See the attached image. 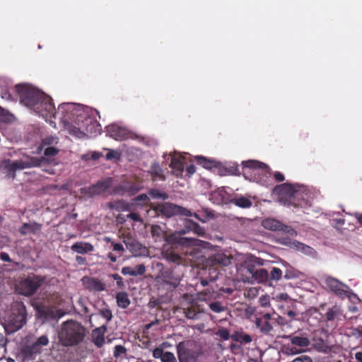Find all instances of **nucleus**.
Returning <instances> with one entry per match:
<instances>
[{
    "instance_id": "58",
    "label": "nucleus",
    "mask_w": 362,
    "mask_h": 362,
    "mask_svg": "<svg viewBox=\"0 0 362 362\" xmlns=\"http://www.w3.org/2000/svg\"><path fill=\"white\" fill-rule=\"evenodd\" d=\"M127 218L133 220L136 222H141L142 219L140 216V215L135 212H132L127 215Z\"/></svg>"
},
{
    "instance_id": "55",
    "label": "nucleus",
    "mask_w": 362,
    "mask_h": 362,
    "mask_svg": "<svg viewBox=\"0 0 362 362\" xmlns=\"http://www.w3.org/2000/svg\"><path fill=\"white\" fill-rule=\"evenodd\" d=\"M164 353L165 351L162 348H156L153 351V356L154 358H160L161 360Z\"/></svg>"
},
{
    "instance_id": "31",
    "label": "nucleus",
    "mask_w": 362,
    "mask_h": 362,
    "mask_svg": "<svg viewBox=\"0 0 362 362\" xmlns=\"http://www.w3.org/2000/svg\"><path fill=\"white\" fill-rule=\"evenodd\" d=\"M76 105L71 103H62L58 107V112H61L64 118L71 119V115H74L73 112L75 110Z\"/></svg>"
},
{
    "instance_id": "9",
    "label": "nucleus",
    "mask_w": 362,
    "mask_h": 362,
    "mask_svg": "<svg viewBox=\"0 0 362 362\" xmlns=\"http://www.w3.org/2000/svg\"><path fill=\"white\" fill-rule=\"evenodd\" d=\"M112 179L109 177L105 180H99L95 185L81 189V194L87 197L93 198L95 196L100 195L112 185Z\"/></svg>"
},
{
    "instance_id": "12",
    "label": "nucleus",
    "mask_w": 362,
    "mask_h": 362,
    "mask_svg": "<svg viewBox=\"0 0 362 362\" xmlns=\"http://www.w3.org/2000/svg\"><path fill=\"white\" fill-rule=\"evenodd\" d=\"M313 341L314 347L319 351L328 353L331 350L328 341V332L323 328L314 332Z\"/></svg>"
},
{
    "instance_id": "52",
    "label": "nucleus",
    "mask_w": 362,
    "mask_h": 362,
    "mask_svg": "<svg viewBox=\"0 0 362 362\" xmlns=\"http://www.w3.org/2000/svg\"><path fill=\"white\" fill-rule=\"evenodd\" d=\"M111 245L112 246V249L114 251L119 253V257H121L124 251V248L121 243H116L113 241L111 242Z\"/></svg>"
},
{
    "instance_id": "19",
    "label": "nucleus",
    "mask_w": 362,
    "mask_h": 362,
    "mask_svg": "<svg viewBox=\"0 0 362 362\" xmlns=\"http://www.w3.org/2000/svg\"><path fill=\"white\" fill-rule=\"evenodd\" d=\"M79 116L85 127L84 131H86V136L92 137L96 136L98 134H101V125L96 120L91 117H83L81 115Z\"/></svg>"
},
{
    "instance_id": "6",
    "label": "nucleus",
    "mask_w": 362,
    "mask_h": 362,
    "mask_svg": "<svg viewBox=\"0 0 362 362\" xmlns=\"http://www.w3.org/2000/svg\"><path fill=\"white\" fill-rule=\"evenodd\" d=\"M151 209L154 212L155 216L170 218L177 214L192 216V213L189 210L169 202L157 204L153 205Z\"/></svg>"
},
{
    "instance_id": "38",
    "label": "nucleus",
    "mask_w": 362,
    "mask_h": 362,
    "mask_svg": "<svg viewBox=\"0 0 362 362\" xmlns=\"http://www.w3.org/2000/svg\"><path fill=\"white\" fill-rule=\"evenodd\" d=\"M268 278L269 274L265 269H257L250 279L252 281H257L258 282H264L267 281Z\"/></svg>"
},
{
    "instance_id": "2",
    "label": "nucleus",
    "mask_w": 362,
    "mask_h": 362,
    "mask_svg": "<svg viewBox=\"0 0 362 362\" xmlns=\"http://www.w3.org/2000/svg\"><path fill=\"white\" fill-rule=\"evenodd\" d=\"M86 335V329L81 323L70 320L62 324L59 338L63 346H74L82 342Z\"/></svg>"
},
{
    "instance_id": "30",
    "label": "nucleus",
    "mask_w": 362,
    "mask_h": 362,
    "mask_svg": "<svg viewBox=\"0 0 362 362\" xmlns=\"http://www.w3.org/2000/svg\"><path fill=\"white\" fill-rule=\"evenodd\" d=\"M107 328L105 325L95 329L93 331V342L98 347H101L105 343L104 332L106 331Z\"/></svg>"
},
{
    "instance_id": "39",
    "label": "nucleus",
    "mask_w": 362,
    "mask_h": 362,
    "mask_svg": "<svg viewBox=\"0 0 362 362\" xmlns=\"http://www.w3.org/2000/svg\"><path fill=\"white\" fill-rule=\"evenodd\" d=\"M231 202L240 208H250L252 204L251 200L245 197H235Z\"/></svg>"
},
{
    "instance_id": "17",
    "label": "nucleus",
    "mask_w": 362,
    "mask_h": 362,
    "mask_svg": "<svg viewBox=\"0 0 362 362\" xmlns=\"http://www.w3.org/2000/svg\"><path fill=\"white\" fill-rule=\"evenodd\" d=\"M304 187L296 185L295 192L291 202V206L294 207L305 208L310 206L308 194Z\"/></svg>"
},
{
    "instance_id": "64",
    "label": "nucleus",
    "mask_w": 362,
    "mask_h": 362,
    "mask_svg": "<svg viewBox=\"0 0 362 362\" xmlns=\"http://www.w3.org/2000/svg\"><path fill=\"white\" fill-rule=\"evenodd\" d=\"M355 358L357 362H362V351H358L355 354Z\"/></svg>"
},
{
    "instance_id": "5",
    "label": "nucleus",
    "mask_w": 362,
    "mask_h": 362,
    "mask_svg": "<svg viewBox=\"0 0 362 362\" xmlns=\"http://www.w3.org/2000/svg\"><path fill=\"white\" fill-rule=\"evenodd\" d=\"M232 257L224 253H216L210 255L206 260V270L211 281H215L219 274V269L231 263Z\"/></svg>"
},
{
    "instance_id": "26",
    "label": "nucleus",
    "mask_w": 362,
    "mask_h": 362,
    "mask_svg": "<svg viewBox=\"0 0 362 362\" xmlns=\"http://www.w3.org/2000/svg\"><path fill=\"white\" fill-rule=\"evenodd\" d=\"M189 231H193L199 236H204L205 234V230L204 228L201 227L197 223L190 219H186L185 221V229L180 230L178 234L183 235Z\"/></svg>"
},
{
    "instance_id": "23",
    "label": "nucleus",
    "mask_w": 362,
    "mask_h": 362,
    "mask_svg": "<svg viewBox=\"0 0 362 362\" xmlns=\"http://www.w3.org/2000/svg\"><path fill=\"white\" fill-rule=\"evenodd\" d=\"M325 284L329 289L337 296H343L346 293L347 286L334 277H326Z\"/></svg>"
},
{
    "instance_id": "10",
    "label": "nucleus",
    "mask_w": 362,
    "mask_h": 362,
    "mask_svg": "<svg viewBox=\"0 0 362 362\" xmlns=\"http://www.w3.org/2000/svg\"><path fill=\"white\" fill-rule=\"evenodd\" d=\"M243 172L244 174L253 175V179L256 180H261V175L267 176L269 173L267 165L255 160H248L244 163Z\"/></svg>"
},
{
    "instance_id": "4",
    "label": "nucleus",
    "mask_w": 362,
    "mask_h": 362,
    "mask_svg": "<svg viewBox=\"0 0 362 362\" xmlns=\"http://www.w3.org/2000/svg\"><path fill=\"white\" fill-rule=\"evenodd\" d=\"M45 278L35 274L22 277L16 285L17 292L23 296L30 297L34 295L45 282Z\"/></svg>"
},
{
    "instance_id": "11",
    "label": "nucleus",
    "mask_w": 362,
    "mask_h": 362,
    "mask_svg": "<svg viewBox=\"0 0 362 362\" xmlns=\"http://www.w3.org/2000/svg\"><path fill=\"white\" fill-rule=\"evenodd\" d=\"M49 341V338L47 335H42L33 344L23 346L21 352L25 357L31 358L34 355L40 354L42 347L48 345Z\"/></svg>"
},
{
    "instance_id": "16",
    "label": "nucleus",
    "mask_w": 362,
    "mask_h": 362,
    "mask_svg": "<svg viewBox=\"0 0 362 362\" xmlns=\"http://www.w3.org/2000/svg\"><path fill=\"white\" fill-rule=\"evenodd\" d=\"M26 323V314L24 310H18L17 313H13L8 320V325L11 332H16L21 329Z\"/></svg>"
},
{
    "instance_id": "53",
    "label": "nucleus",
    "mask_w": 362,
    "mask_h": 362,
    "mask_svg": "<svg viewBox=\"0 0 362 362\" xmlns=\"http://www.w3.org/2000/svg\"><path fill=\"white\" fill-rule=\"evenodd\" d=\"M134 272L136 276H141L146 272V267L144 264H139L134 268Z\"/></svg>"
},
{
    "instance_id": "47",
    "label": "nucleus",
    "mask_w": 362,
    "mask_h": 362,
    "mask_svg": "<svg viewBox=\"0 0 362 362\" xmlns=\"http://www.w3.org/2000/svg\"><path fill=\"white\" fill-rule=\"evenodd\" d=\"M127 349L122 345H117L114 349V356L115 358L119 357L121 355L126 354Z\"/></svg>"
},
{
    "instance_id": "24",
    "label": "nucleus",
    "mask_w": 362,
    "mask_h": 362,
    "mask_svg": "<svg viewBox=\"0 0 362 362\" xmlns=\"http://www.w3.org/2000/svg\"><path fill=\"white\" fill-rule=\"evenodd\" d=\"M83 284L86 289L90 291H103L105 289V285L100 280L92 277H83Z\"/></svg>"
},
{
    "instance_id": "35",
    "label": "nucleus",
    "mask_w": 362,
    "mask_h": 362,
    "mask_svg": "<svg viewBox=\"0 0 362 362\" xmlns=\"http://www.w3.org/2000/svg\"><path fill=\"white\" fill-rule=\"evenodd\" d=\"M262 226L271 230H283V224L273 218H267L262 221Z\"/></svg>"
},
{
    "instance_id": "46",
    "label": "nucleus",
    "mask_w": 362,
    "mask_h": 362,
    "mask_svg": "<svg viewBox=\"0 0 362 362\" xmlns=\"http://www.w3.org/2000/svg\"><path fill=\"white\" fill-rule=\"evenodd\" d=\"M216 335L223 340H228L230 338L231 339V335L230 334L228 329L226 328L219 329L216 332Z\"/></svg>"
},
{
    "instance_id": "18",
    "label": "nucleus",
    "mask_w": 362,
    "mask_h": 362,
    "mask_svg": "<svg viewBox=\"0 0 362 362\" xmlns=\"http://www.w3.org/2000/svg\"><path fill=\"white\" fill-rule=\"evenodd\" d=\"M176 348L179 362H197L196 351L186 348L184 342H180Z\"/></svg>"
},
{
    "instance_id": "27",
    "label": "nucleus",
    "mask_w": 362,
    "mask_h": 362,
    "mask_svg": "<svg viewBox=\"0 0 362 362\" xmlns=\"http://www.w3.org/2000/svg\"><path fill=\"white\" fill-rule=\"evenodd\" d=\"M170 167L173 169V174L176 177H181L185 168L184 158L181 156H173Z\"/></svg>"
},
{
    "instance_id": "8",
    "label": "nucleus",
    "mask_w": 362,
    "mask_h": 362,
    "mask_svg": "<svg viewBox=\"0 0 362 362\" xmlns=\"http://www.w3.org/2000/svg\"><path fill=\"white\" fill-rule=\"evenodd\" d=\"M256 327L264 335L274 336L276 334V325L274 320L269 313L259 312L253 320Z\"/></svg>"
},
{
    "instance_id": "48",
    "label": "nucleus",
    "mask_w": 362,
    "mask_h": 362,
    "mask_svg": "<svg viewBox=\"0 0 362 362\" xmlns=\"http://www.w3.org/2000/svg\"><path fill=\"white\" fill-rule=\"evenodd\" d=\"M272 318L274 321V325H276V328L279 326L284 327L287 324L286 320L280 315H277L276 317H272Z\"/></svg>"
},
{
    "instance_id": "22",
    "label": "nucleus",
    "mask_w": 362,
    "mask_h": 362,
    "mask_svg": "<svg viewBox=\"0 0 362 362\" xmlns=\"http://www.w3.org/2000/svg\"><path fill=\"white\" fill-rule=\"evenodd\" d=\"M162 256L168 262L175 263L177 265L182 264L185 262V258L172 247H165L162 251Z\"/></svg>"
},
{
    "instance_id": "62",
    "label": "nucleus",
    "mask_w": 362,
    "mask_h": 362,
    "mask_svg": "<svg viewBox=\"0 0 362 362\" xmlns=\"http://www.w3.org/2000/svg\"><path fill=\"white\" fill-rule=\"evenodd\" d=\"M195 171L196 168L193 164L188 165L186 168V172L187 173L188 176H191L192 175H193L195 173Z\"/></svg>"
},
{
    "instance_id": "45",
    "label": "nucleus",
    "mask_w": 362,
    "mask_h": 362,
    "mask_svg": "<svg viewBox=\"0 0 362 362\" xmlns=\"http://www.w3.org/2000/svg\"><path fill=\"white\" fill-rule=\"evenodd\" d=\"M282 276V271L277 267H273L270 272V279L272 280L278 281Z\"/></svg>"
},
{
    "instance_id": "37",
    "label": "nucleus",
    "mask_w": 362,
    "mask_h": 362,
    "mask_svg": "<svg viewBox=\"0 0 362 362\" xmlns=\"http://www.w3.org/2000/svg\"><path fill=\"white\" fill-rule=\"evenodd\" d=\"M341 315V310L340 307L335 305L327 310L325 314V318L327 321H332Z\"/></svg>"
},
{
    "instance_id": "44",
    "label": "nucleus",
    "mask_w": 362,
    "mask_h": 362,
    "mask_svg": "<svg viewBox=\"0 0 362 362\" xmlns=\"http://www.w3.org/2000/svg\"><path fill=\"white\" fill-rule=\"evenodd\" d=\"M99 315L103 318L106 319L107 322H109L112 318V313L109 308H103L99 310Z\"/></svg>"
},
{
    "instance_id": "1",
    "label": "nucleus",
    "mask_w": 362,
    "mask_h": 362,
    "mask_svg": "<svg viewBox=\"0 0 362 362\" xmlns=\"http://www.w3.org/2000/svg\"><path fill=\"white\" fill-rule=\"evenodd\" d=\"M20 102L43 117H55L57 110L51 97L28 84L16 86Z\"/></svg>"
},
{
    "instance_id": "59",
    "label": "nucleus",
    "mask_w": 362,
    "mask_h": 362,
    "mask_svg": "<svg viewBox=\"0 0 362 362\" xmlns=\"http://www.w3.org/2000/svg\"><path fill=\"white\" fill-rule=\"evenodd\" d=\"M119 156V154L117 151L114 150H110L109 152L106 154V159L107 160H111L113 158H118Z\"/></svg>"
},
{
    "instance_id": "40",
    "label": "nucleus",
    "mask_w": 362,
    "mask_h": 362,
    "mask_svg": "<svg viewBox=\"0 0 362 362\" xmlns=\"http://www.w3.org/2000/svg\"><path fill=\"white\" fill-rule=\"evenodd\" d=\"M208 305L210 310L215 313H220L226 310V306L220 301H211Z\"/></svg>"
},
{
    "instance_id": "61",
    "label": "nucleus",
    "mask_w": 362,
    "mask_h": 362,
    "mask_svg": "<svg viewBox=\"0 0 362 362\" xmlns=\"http://www.w3.org/2000/svg\"><path fill=\"white\" fill-rule=\"evenodd\" d=\"M0 259L4 261V262H12V259L10 258L9 255L8 253L6 252H0Z\"/></svg>"
},
{
    "instance_id": "43",
    "label": "nucleus",
    "mask_w": 362,
    "mask_h": 362,
    "mask_svg": "<svg viewBox=\"0 0 362 362\" xmlns=\"http://www.w3.org/2000/svg\"><path fill=\"white\" fill-rule=\"evenodd\" d=\"M69 134L78 139H83L86 136V134L84 130H81V128L74 126L70 127Z\"/></svg>"
},
{
    "instance_id": "63",
    "label": "nucleus",
    "mask_w": 362,
    "mask_h": 362,
    "mask_svg": "<svg viewBox=\"0 0 362 362\" xmlns=\"http://www.w3.org/2000/svg\"><path fill=\"white\" fill-rule=\"evenodd\" d=\"M274 177L277 182H283L284 180V175L280 172H276Z\"/></svg>"
},
{
    "instance_id": "25",
    "label": "nucleus",
    "mask_w": 362,
    "mask_h": 362,
    "mask_svg": "<svg viewBox=\"0 0 362 362\" xmlns=\"http://www.w3.org/2000/svg\"><path fill=\"white\" fill-rule=\"evenodd\" d=\"M256 263H259L257 258L252 256L247 258L241 264L240 271L245 272L247 274H248V276H246V279L247 280H250L257 271V269L255 267Z\"/></svg>"
},
{
    "instance_id": "14",
    "label": "nucleus",
    "mask_w": 362,
    "mask_h": 362,
    "mask_svg": "<svg viewBox=\"0 0 362 362\" xmlns=\"http://www.w3.org/2000/svg\"><path fill=\"white\" fill-rule=\"evenodd\" d=\"M151 234L155 242L165 241L168 243L179 242L177 233L169 234L158 225L151 226Z\"/></svg>"
},
{
    "instance_id": "34",
    "label": "nucleus",
    "mask_w": 362,
    "mask_h": 362,
    "mask_svg": "<svg viewBox=\"0 0 362 362\" xmlns=\"http://www.w3.org/2000/svg\"><path fill=\"white\" fill-rule=\"evenodd\" d=\"M40 229V226L37 223H24L19 228V232L21 235H27L28 233H35Z\"/></svg>"
},
{
    "instance_id": "36",
    "label": "nucleus",
    "mask_w": 362,
    "mask_h": 362,
    "mask_svg": "<svg viewBox=\"0 0 362 362\" xmlns=\"http://www.w3.org/2000/svg\"><path fill=\"white\" fill-rule=\"evenodd\" d=\"M117 304L119 308H127L130 305V300L126 292H119L116 294Z\"/></svg>"
},
{
    "instance_id": "57",
    "label": "nucleus",
    "mask_w": 362,
    "mask_h": 362,
    "mask_svg": "<svg viewBox=\"0 0 362 362\" xmlns=\"http://www.w3.org/2000/svg\"><path fill=\"white\" fill-rule=\"evenodd\" d=\"M134 200L142 204H146L149 201V198L146 194H141L138 195Z\"/></svg>"
},
{
    "instance_id": "20",
    "label": "nucleus",
    "mask_w": 362,
    "mask_h": 362,
    "mask_svg": "<svg viewBox=\"0 0 362 362\" xmlns=\"http://www.w3.org/2000/svg\"><path fill=\"white\" fill-rule=\"evenodd\" d=\"M139 189L140 187L136 182L131 180H124L114 188V192L118 194L134 195Z\"/></svg>"
},
{
    "instance_id": "54",
    "label": "nucleus",
    "mask_w": 362,
    "mask_h": 362,
    "mask_svg": "<svg viewBox=\"0 0 362 362\" xmlns=\"http://www.w3.org/2000/svg\"><path fill=\"white\" fill-rule=\"evenodd\" d=\"M121 273L123 275H130L132 276H136V274L134 272V268L131 267H124L122 268Z\"/></svg>"
},
{
    "instance_id": "15",
    "label": "nucleus",
    "mask_w": 362,
    "mask_h": 362,
    "mask_svg": "<svg viewBox=\"0 0 362 362\" xmlns=\"http://www.w3.org/2000/svg\"><path fill=\"white\" fill-rule=\"evenodd\" d=\"M284 338L288 339L292 345L298 346L303 351L310 344L308 334L302 330L295 332L292 334L284 337Z\"/></svg>"
},
{
    "instance_id": "28",
    "label": "nucleus",
    "mask_w": 362,
    "mask_h": 362,
    "mask_svg": "<svg viewBox=\"0 0 362 362\" xmlns=\"http://www.w3.org/2000/svg\"><path fill=\"white\" fill-rule=\"evenodd\" d=\"M71 250L78 254H87L92 252L94 247L90 243L78 241L71 245Z\"/></svg>"
},
{
    "instance_id": "32",
    "label": "nucleus",
    "mask_w": 362,
    "mask_h": 362,
    "mask_svg": "<svg viewBox=\"0 0 362 362\" xmlns=\"http://www.w3.org/2000/svg\"><path fill=\"white\" fill-rule=\"evenodd\" d=\"M197 163L202 165L206 169H212L216 168L218 165V162L213 159H209L202 156H197L195 157Z\"/></svg>"
},
{
    "instance_id": "13",
    "label": "nucleus",
    "mask_w": 362,
    "mask_h": 362,
    "mask_svg": "<svg viewBox=\"0 0 362 362\" xmlns=\"http://www.w3.org/2000/svg\"><path fill=\"white\" fill-rule=\"evenodd\" d=\"M296 187V185L284 183L276 186L274 189V192L278 196L281 202L285 205L291 206Z\"/></svg>"
},
{
    "instance_id": "41",
    "label": "nucleus",
    "mask_w": 362,
    "mask_h": 362,
    "mask_svg": "<svg viewBox=\"0 0 362 362\" xmlns=\"http://www.w3.org/2000/svg\"><path fill=\"white\" fill-rule=\"evenodd\" d=\"M148 194L153 199H160L165 200L168 199V194L158 189H151L148 192Z\"/></svg>"
},
{
    "instance_id": "60",
    "label": "nucleus",
    "mask_w": 362,
    "mask_h": 362,
    "mask_svg": "<svg viewBox=\"0 0 362 362\" xmlns=\"http://www.w3.org/2000/svg\"><path fill=\"white\" fill-rule=\"evenodd\" d=\"M259 303L262 307L266 308L269 305V299L267 296H262L259 298Z\"/></svg>"
},
{
    "instance_id": "33",
    "label": "nucleus",
    "mask_w": 362,
    "mask_h": 362,
    "mask_svg": "<svg viewBox=\"0 0 362 362\" xmlns=\"http://www.w3.org/2000/svg\"><path fill=\"white\" fill-rule=\"evenodd\" d=\"M231 339L233 341L240 344H248L252 340V337L244 332H235L231 334Z\"/></svg>"
},
{
    "instance_id": "50",
    "label": "nucleus",
    "mask_w": 362,
    "mask_h": 362,
    "mask_svg": "<svg viewBox=\"0 0 362 362\" xmlns=\"http://www.w3.org/2000/svg\"><path fill=\"white\" fill-rule=\"evenodd\" d=\"M59 153V149L55 147L50 146L47 147L44 151V155L47 157H52L56 156Z\"/></svg>"
},
{
    "instance_id": "3",
    "label": "nucleus",
    "mask_w": 362,
    "mask_h": 362,
    "mask_svg": "<svg viewBox=\"0 0 362 362\" xmlns=\"http://www.w3.org/2000/svg\"><path fill=\"white\" fill-rule=\"evenodd\" d=\"M42 162V158L27 156L23 160H11L6 159L1 162L0 168L6 174V177L15 179L16 172L18 170H23L34 167H39Z\"/></svg>"
},
{
    "instance_id": "51",
    "label": "nucleus",
    "mask_w": 362,
    "mask_h": 362,
    "mask_svg": "<svg viewBox=\"0 0 362 362\" xmlns=\"http://www.w3.org/2000/svg\"><path fill=\"white\" fill-rule=\"evenodd\" d=\"M77 304L80 307V310L81 313H83V314H88L89 313V310L86 305L84 299L80 298L77 301Z\"/></svg>"
},
{
    "instance_id": "56",
    "label": "nucleus",
    "mask_w": 362,
    "mask_h": 362,
    "mask_svg": "<svg viewBox=\"0 0 362 362\" xmlns=\"http://www.w3.org/2000/svg\"><path fill=\"white\" fill-rule=\"evenodd\" d=\"M175 356L173 353L170 351H165L163 356L161 359L162 362H170L173 359H174Z\"/></svg>"
},
{
    "instance_id": "21",
    "label": "nucleus",
    "mask_w": 362,
    "mask_h": 362,
    "mask_svg": "<svg viewBox=\"0 0 362 362\" xmlns=\"http://www.w3.org/2000/svg\"><path fill=\"white\" fill-rule=\"evenodd\" d=\"M106 133L115 140H124L129 137L128 130L117 124H112L106 127Z\"/></svg>"
},
{
    "instance_id": "29",
    "label": "nucleus",
    "mask_w": 362,
    "mask_h": 362,
    "mask_svg": "<svg viewBox=\"0 0 362 362\" xmlns=\"http://www.w3.org/2000/svg\"><path fill=\"white\" fill-rule=\"evenodd\" d=\"M123 242L125 244L127 250H129L134 255H139L141 254V250H142V246L135 239L127 237L124 238Z\"/></svg>"
},
{
    "instance_id": "42",
    "label": "nucleus",
    "mask_w": 362,
    "mask_h": 362,
    "mask_svg": "<svg viewBox=\"0 0 362 362\" xmlns=\"http://www.w3.org/2000/svg\"><path fill=\"white\" fill-rule=\"evenodd\" d=\"M283 351L286 355H296L303 352L298 346L293 345L292 346L289 345H285L284 346Z\"/></svg>"
},
{
    "instance_id": "7",
    "label": "nucleus",
    "mask_w": 362,
    "mask_h": 362,
    "mask_svg": "<svg viewBox=\"0 0 362 362\" xmlns=\"http://www.w3.org/2000/svg\"><path fill=\"white\" fill-rule=\"evenodd\" d=\"M180 309L185 316L190 320H198L202 313L198 302L189 293L182 296Z\"/></svg>"
},
{
    "instance_id": "49",
    "label": "nucleus",
    "mask_w": 362,
    "mask_h": 362,
    "mask_svg": "<svg viewBox=\"0 0 362 362\" xmlns=\"http://www.w3.org/2000/svg\"><path fill=\"white\" fill-rule=\"evenodd\" d=\"M110 276L116 281L117 288L122 289L124 287L123 279L118 274H112Z\"/></svg>"
}]
</instances>
